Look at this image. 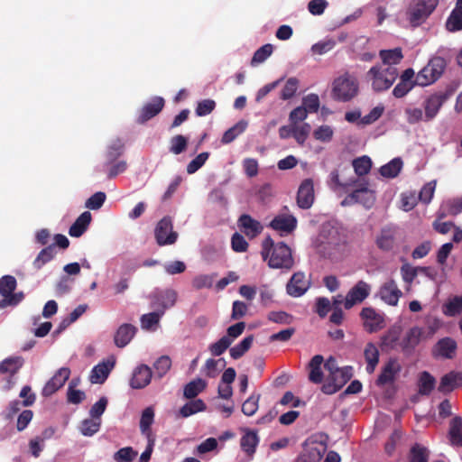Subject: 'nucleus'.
Segmentation results:
<instances>
[{
    "instance_id": "obj_52",
    "label": "nucleus",
    "mask_w": 462,
    "mask_h": 462,
    "mask_svg": "<svg viewBox=\"0 0 462 462\" xmlns=\"http://www.w3.org/2000/svg\"><path fill=\"white\" fill-rule=\"evenodd\" d=\"M171 366V360L168 356H160L153 364L155 375L158 378L163 377Z\"/></svg>"
},
{
    "instance_id": "obj_17",
    "label": "nucleus",
    "mask_w": 462,
    "mask_h": 462,
    "mask_svg": "<svg viewBox=\"0 0 462 462\" xmlns=\"http://www.w3.org/2000/svg\"><path fill=\"white\" fill-rule=\"evenodd\" d=\"M270 226L282 234H290L296 228L297 219L293 215L282 212L274 217Z\"/></svg>"
},
{
    "instance_id": "obj_7",
    "label": "nucleus",
    "mask_w": 462,
    "mask_h": 462,
    "mask_svg": "<svg viewBox=\"0 0 462 462\" xmlns=\"http://www.w3.org/2000/svg\"><path fill=\"white\" fill-rule=\"evenodd\" d=\"M439 0H415L410 9V21L419 25L435 10Z\"/></svg>"
},
{
    "instance_id": "obj_50",
    "label": "nucleus",
    "mask_w": 462,
    "mask_h": 462,
    "mask_svg": "<svg viewBox=\"0 0 462 462\" xmlns=\"http://www.w3.org/2000/svg\"><path fill=\"white\" fill-rule=\"evenodd\" d=\"M310 125L308 123L292 125V136L299 144H303L310 133Z\"/></svg>"
},
{
    "instance_id": "obj_48",
    "label": "nucleus",
    "mask_w": 462,
    "mask_h": 462,
    "mask_svg": "<svg viewBox=\"0 0 462 462\" xmlns=\"http://www.w3.org/2000/svg\"><path fill=\"white\" fill-rule=\"evenodd\" d=\"M446 27L450 32L462 29V7L455 8L446 23Z\"/></svg>"
},
{
    "instance_id": "obj_1",
    "label": "nucleus",
    "mask_w": 462,
    "mask_h": 462,
    "mask_svg": "<svg viewBox=\"0 0 462 462\" xmlns=\"http://www.w3.org/2000/svg\"><path fill=\"white\" fill-rule=\"evenodd\" d=\"M316 246L320 255L337 261L346 253V236L335 226H323Z\"/></svg>"
},
{
    "instance_id": "obj_29",
    "label": "nucleus",
    "mask_w": 462,
    "mask_h": 462,
    "mask_svg": "<svg viewBox=\"0 0 462 462\" xmlns=\"http://www.w3.org/2000/svg\"><path fill=\"white\" fill-rule=\"evenodd\" d=\"M462 212V197L450 199L444 201L439 210V217L456 216Z\"/></svg>"
},
{
    "instance_id": "obj_11",
    "label": "nucleus",
    "mask_w": 462,
    "mask_h": 462,
    "mask_svg": "<svg viewBox=\"0 0 462 462\" xmlns=\"http://www.w3.org/2000/svg\"><path fill=\"white\" fill-rule=\"evenodd\" d=\"M363 325L369 333L376 332L384 327L383 315L371 307L364 308L360 313Z\"/></svg>"
},
{
    "instance_id": "obj_64",
    "label": "nucleus",
    "mask_w": 462,
    "mask_h": 462,
    "mask_svg": "<svg viewBox=\"0 0 462 462\" xmlns=\"http://www.w3.org/2000/svg\"><path fill=\"white\" fill-rule=\"evenodd\" d=\"M444 313L455 316L462 311V297H454L445 305Z\"/></svg>"
},
{
    "instance_id": "obj_42",
    "label": "nucleus",
    "mask_w": 462,
    "mask_h": 462,
    "mask_svg": "<svg viewBox=\"0 0 462 462\" xmlns=\"http://www.w3.org/2000/svg\"><path fill=\"white\" fill-rule=\"evenodd\" d=\"M449 436L451 444L462 447V419L454 418L450 422Z\"/></svg>"
},
{
    "instance_id": "obj_12",
    "label": "nucleus",
    "mask_w": 462,
    "mask_h": 462,
    "mask_svg": "<svg viewBox=\"0 0 462 462\" xmlns=\"http://www.w3.org/2000/svg\"><path fill=\"white\" fill-rule=\"evenodd\" d=\"M398 228L389 225L383 226L376 236L375 244L383 251H391L396 245Z\"/></svg>"
},
{
    "instance_id": "obj_45",
    "label": "nucleus",
    "mask_w": 462,
    "mask_h": 462,
    "mask_svg": "<svg viewBox=\"0 0 462 462\" xmlns=\"http://www.w3.org/2000/svg\"><path fill=\"white\" fill-rule=\"evenodd\" d=\"M17 286L16 279L12 275H5L0 279V294L7 299Z\"/></svg>"
},
{
    "instance_id": "obj_24",
    "label": "nucleus",
    "mask_w": 462,
    "mask_h": 462,
    "mask_svg": "<svg viewBox=\"0 0 462 462\" xmlns=\"http://www.w3.org/2000/svg\"><path fill=\"white\" fill-rule=\"evenodd\" d=\"M115 359H112L95 365L89 376L90 382L92 383H103L108 377L111 370L115 366Z\"/></svg>"
},
{
    "instance_id": "obj_32",
    "label": "nucleus",
    "mask_w": 462,
    "mask_h": 462,
    "mask_svg": "<svg viewBox=\"0 0 462 462\" xmlns=\"http://www.w3.org/2000/svg\"><path fill=\"white\" fill-rule=\"evenodd\" d=\"M324 362L323 356L320 355L314 356L310 364V374L309 379L314 383H320L323 380V373L321 371V365Z\"/></svg>"
},
{
    "instance_id": "obj_37",
    "label": "nucleus",
    "mask_w": 462,
    "mask_h": 462,
    "mask_svg": "<svg viewBox=\"0 0 462 462\" xmlns=\"http://www.w3.org/2000/svg\"><path fill=\"white\" fill-rule=\"evenodd\" d=\"M226 366V361L224 358H219L217 360L209 358L206 361L202 373L209 377L215 378L217 376L219 371Z\"/></svg>"
},
{
    "instance_id": "obj_61",
    "label": "nucleus",
    "mask_w": 462,
    "mask_h": 462,
    "mask_svg": "<svg viewBox=\"0 0 462 462\" xmlns=\"http://www.w3.org/2000/svg\"><path fill=\"white\" fill-rule=\"evenodd\" d=\"M187 144L188 139L185 136L181 134L175 135L171 139L170 152L174 154H180L186 150Z\"/></svg>"
},
{
    "instance_id": "obj_15",
    "label": "nucleus",
    "mask_w": 462,
    "mask_h": 462,
    "mask_svg": "<svg viewBox=\"0 0 462 462\" xmlns=\"http://www.w3.org/2000/svg\"><path fill=\"white\" fill-rule=\"evenodd\" d=\"M177 300V292L172 289H166L164 291H156L152 294V308L157 310H163L174 306Z\"/></svg>"
},
{
    "instance_id": "obj_25",
    "label": "nucleus",
    "mask_w": 462,
    "mask_h": 462,
    "mask_svg": "<svg viewBox=\"0 0 462 462\" xmlns=\"http://www.w3.org/2000/svg\"><path fill=\"white\" fill-rule=\"evenodd\" d=\"M238 224L243 230V232L245 234L246 236L249 238H254L256 236H258L262 230L263 226L261 223L255 219H254L249 215H242L238 219Z\"/></svg>"
},
{
    "instance_id": "obj_35",
    "label": "nucleus",
    "mask_w": 462,
    "mask_h": 462,
    "mask_svg": "<svg viewBox=\"0 0 462 462\" xmlns=\"http://www.w3.org/2000/svg\"><path fill=\"white\" fill-rule=\"evenodd\" d=\"M461 379L460 374L450 372L442 376L438 390L443 393H450L457 387V381Z\"/></svg>"
},
{
    "instance_id": "obj_28",
    "label": "nucleus",
    "mask_w": 462,
    "mask_h": 462,
    "mask_svg": "<svg viewBox=\"0 0 462 462\" xmlns=\"http://www.w3.org/2000/svg\"><path fill=\"white\" fill-rule=\"evenodd\" d=\"M379 57L382 60V64H380L381 66L394 67L402 61L403 54L401 48H394L392 50L380 51Z\"/></svg>"
},
{
    "instance_id": "obj_26",
    "label": "nucleus",
    "mask_w": 462,
    "mask_h": 462,
    "mask_svg": "<svg viewBox=\"0 0 462 462\" xmlns=\"http://www.w3.org/2000/svg\"><path fill=\"white\" fill-rule=\"evenodd\" d=\"M136 328L131 324H123L116 330L114 341L117 347L127 346L135 335Z\"/></svg>"
},
{
    "instance_id": "obj_43",
    "label": "nucleus",
    "mask_w": 462,
    "mask_h": 462,
    "mask_svg": "<svg viewBox=\"0 0 462 462\" xmlns=\"http://www.w3.org/2000/svg\"><path fill=\"white\" fill-rule=\"evenodd\" d=\"M55 255V249L54 245H50L48 247H45L42 249L35 260L33 261V267L36 270H40L42 268L43 265H45L47 263L51 261L54 258Z\"/></svg>"
},
{
    "instance_id": "obj_23",
    "label": "nucleus",
    "mask_w": 462,
    "mask_h": 462,
    "mask_svg": "<svg viewBox=\"0 0 462 462\" xmlns=\"http://www.w3.org/2000/svg\"><path fill=\"white\" fill-rule=\"evenodd\" d=\"M164 106V99L161 97H153L151 102L145 104L138 118V122L143 124L158 115Z\"/></svg>"
},
{
    "instance_id": "obj_16",
    "label": "nucleus",
    "mask_w": 462,
    "mask_h": 462,
    "mask_svg": "<svg viewBox=\"0 0 462 462\" xmlns=\"http://www.w3.org/2000/svg\"><path fill=\"white\" fill-rule=\"evenodd\" d=\"M70 370L68 367L60 368L55 374L46 383L42 389L43 396H51L60 388H61L69 379Z\"/></svg>"
},
{
    "instance_id": "obj_57",
    "label": "nucleus",
    "mask_w": 462,
    "mask_h": 462,
    "mask_svg": "<svg viewBox=\"0 0 462 462\" xmlns=\"http://www.w3.org/2000/svg\"><path fill=\"white\" fill-rule=\"evenodd\" d=\"M429 451L426 448L416 444L411 449V462H428Z\"/></svg>"
},
{
    "instance_id": "obj_27",
    "label": "nucleus",
    "mask_w": 462,
    "mask_h": 462,
    "mask_svg": "<svg viewBox=\"0 0 462 462\" xmlns=\"http://www.w3.org/2000/svg\"><path fill=\"white\" fill-rule=\"evenodd\" d=\"M259 443V438L256 432L252 430H245V434L240 439V446L242 450L252 458L255 453L256 447Z\"/></svg>"
},
{
    "instance_id": "obj_13",
    "label": "nucleus",
    "mask_w": 462,
    "mask_h": 462,
    "mask_svg": "<svg viewBox=\"0 0 462 462\" xmlns=\"http://www.w3.org/2000/svg\"><path fill=\"white\" fill-rule=\"evenodd\" d=\"M23 365V359L20 356L8 357L0 363V374H8L9 378L4 387L5 391H9L14 384L13 376L19 371Z\"/></svg>"
},
{
    "instance_id": "obj_9",
    "label": "nucleus",
    "mask_w": 462,
    "mask_h": 462,
    "mask_svg": "<svg viewBox=\"0 0 462 462\" xmlns=\"http://www.w3.org/2000/svg\"><path fill=\"white\" fill-rule=\"evenodd\" d=\"M154 233L159 245H172L178 237V234L172 230L171 219L167 217L159 221Z\"/></svg>"
},
{
    "instance_id": "obj_49",
    "label": "nucleus",
    "mask_w": 462,
    "mask_h": 462,
    "mask_svg": "<svg viewBox=\"0 0 462 462\" xmlns=\"http://www.w3.org/2000/svg\"><path fill=\"white\" fill-rule=\"evenodd\" d=\"M253 341V336L245 337L240 343L230 349L231 357L234 359L240 358L251 347Z\"/></svg>"
},
{
    "instance_id": "obj_34",
    "label": "nucleus",
    "mask_w": 462,
    "mask_h": 462,
    "mask_svg": "<svg viewBox=\"0 0 462 462\" xmlns=\"http://www.w3.org/2000/svg\"><path fill=\"white\" fill-rule=\"evenodd\" d=\"M402 159L399 157L394 158L380 168V174L384 178H395L402 171Z\"/></svg>"
},
{
    "instance_id": "obj_56",
    "label": "nucleus",
    "mask_w": 462,
    "mask_h": 462,
    "mask_svg": "<svg viewBox=\"0 0 462 462\" xmlns=\"http://www.w3.org/2000/svg\"><path fill=\"white\" fill-rule=\"evenodd\" d=\"M232 344V338L228 337H222L217 342L211 344L209 346V351L213 356H220L222 355Z\"/></svg>"
},
{
    "instance_id": "obj_41",
    "label": "nucleus",
    "mask_w": 462,
    "mask_h": 462,
    "mask_svg": "<svg viewBox=\"0 0 462 462\" xmlns=\"http://www.w3.org/2000/svg\"><path fill=\"white\" fill-rule=\"evenodd\" d=\"M421 329L418 327L411 328L405 335L404 338L402 339L401 346L402 349H410L416 346L420 339L421 337Z\"/></svg>"
},
{
    "instance_id": "obj_58",
    "label": "nucleus",
    "mask_w": 462,
    "mask_h": 462,
    "mask_svg": "<svg viewBox=\"0 0 462 462\" xmlns=\"http://www.w3.org/2000/svg\"><path fill=\"white\" fill-rule=\"evenodd\" d=\"M427 272V267L415 268L409 264H404L401 268V273L403 281L407 283H411L418 274V272Z\"/></svg>"
},
{
    "instance_id": "obj_63",
    "label": "nucleus",
    "mask_w": 462,
    "mask_h": 462,
    "mask_svg": "<svg viewBox=\"0 0 462 462\" xmlns=\"http://www.w3.org/2000/svg\"><path fill=\"white\" fill-rule=\"evenodd\" d=\"M336 46L333 39H326L312 45L311 51L314 54L323 55L330 51Z\"/></svg>"
},
{
    "instance_id": "obj_3",
    "label": "nucleus",
    "mask_w": 462,
    "mask_h": 462,
    "mask_svg": "<svg viewBox=\"0 0 462 462\" xmlns=\"http://www.w3.org/2000/svg\"><path fill=\"white\" fill-rule=\"evenodd\" d=\"M398 76L399 72L395 67H383L379 64L373 66L366 73V79L375 92L389 89Z\"/></svg>"
},
{
    "instance_id": "obj_62",
    "label": "nucleus",
    "mask_w": 462,
    "mask_h": 462,
    "mask_svg": "<svg viewBox=\"0 0 462 462\" xmlns=\"http://www.w3.org/2000/svg\"><path fill=\"white\" fill-rule=\"evenodd\" d=\"M436 185H437L436 180H431V181L426 183L420 191V194H419L420 200L425 204H429L433 198Z\"/></svg>"
},
{
    "instance_id": "obj_30",
    "label": "nucleus",
    "mask_w": 462,
    "mask_h": 462,
    "mask_svg": "<svg viewBox=\"0 0 462 462\" xmlns=\"http://www.w3.org/2000/svg\"><path fill=\"white\" fill-rule=\"evenodd\" d=\"M91 221V214L88 211L83 212L69 227V234L73 237L81 236L87 230Z\"/></svg>"
},
{
    "instance_id": "obj_20",
    "label": "nucleus",
    "mask_w": 462,
    "mask_h": 462,
    "mask_svg": "<svg viewBox=\"0 0 462 462\" xmlns=\"http://www.w3.org/2000/svg\"><path fill=\"white\" fill-rule=\"evenodd\" d=\"M445 96L442 94H432L429 96L423 102L424 107V121L430 122L433 120L438 115L443 103L445 102Z\"/></svg>"
},
{
    "instance_id": "obj_2",
    "label": "nucleus",
    "mask_w": 462,
    "mask_h": 462,
    "mask_svg": "<svg viewBox=\"0 0 462 462\" xmlns=\"http://www.w3.org/2000/svg\"><path fill=\"white\" fill-rule=\"evenodd\" d=\"M261 254L273 269L290 270L294 265L291 248L283 242L274 244L270 237L263 240Z\"/></svg>"
},
{
    "instance_id": "obj_31",
    "label": "nucleus",
    "mask_w": 462,
    "mask_h": 462,
    "mask_svg": "<svg viewBox=\"0 0 462 462\" xmlns=\"http://www.w3.org/2000/svg\"><path fill=\"white\" fill-rule=\"evenodd\" d=\"M457 344L450 338H443L438 342L434 348V355L444 358H452Z\"/></svg>"
},
{
    "instance_id": "obj_10",
    "label": "nucleus",
    "mask_w": 462,
    "mask_h": 462,
    "mask_svg": "<svg viewBox=\"0 0 462 462\" xmlns=\"http://www.w3.org/2000/svg\"><path fill=\"white\" fill-rule=\"evenodd\" d=\"M351 373L348 368H343L332 375H328L326 383L322 385V392L326 394H333L340 390L350 379Z\"/></svg>"
},
{
    "instance_id": "obj_60",
    "label": "nucleus",
    "mask_w": 462,
    "mask_h": 462,
    "mask_svg": "<svg viewBox=\"0 0 462 462\" xmlns=\"http://www.w3.org/2000/svg\"><path fill=\"white\" fill-rule=\"evenodd\" d=\"M106 195L105 192L97 191L87 199L85 207L91 210L99 209L105 203Z\"/></svg>"
},
{
    "instance_id": "obj_47",
    "label": "nucleus",
    "mask_w": 462,
    "mask_h": 462,
    "mask_svg": "<svg viewBox=\"0 0 462 462\" xmlns=\"http://www.w3.org/2000/svg\"><path fill=\"white\" fill-rule=\"evenodd\" d=\"M435 378L428 372H422L419 378V391L421 394H429L435 387Z\"/></svg>"
},
{
    "instance_id": "obj_4",
    "label": "nucleus",
    "mask_w": 462,
    "mask_h": 462,
    "mask_svg": "<svg viewBox=\"0 0 462 462\" xmlns=\"http://www.w3.org/2000/svg\"><path fill=\"white\" fill-rule=\"evenodd\" d=\"M447 61L440 56L432 57L416 75L415 83L420 87H427L436 82L443 74Z\"/></svg>"
},
{
    "instance_id": "obj_22",
    "label": "nucleus",
    "mask_w": 462,
    "mask_h": 462,
    "mask_svg": "<svg viewBox=\"0 0 462 462\" xmlns=\"http://www.w3.org/2000/svg\"><path fill=\"white\" fill-rule=\"evenodd\" d=\"M152 370L146 365H140L133 371L130 386L133 389H142L147 386L152 379Z\"/></svg>"
},
{
    "instance_id": "obj_14",
    "label": "nucleus",
    "mask_w": 462,
    "mask_h": 462,
    "mask_svg": "<svg viewBox=\"0 0 462 462\" xmlns=\"http://www.w3.org/2000/svg\"><path fill=\"white\" fill-rule=\"evenodd\" d=\"M310 282L302 272L295 273L287 283V293L292 297L302 296L310 288Z\"/></svg>"
},
{
    "instance_id": "obj_51",
    "label": "nucleus",
    "mask_w": 462,
    "mask_h": 462,
    "mask_svg": "<svg viewBox=\"0 0 462 462\" xmlns=\"http://www.w3.org/2000/svg\"><path fill=\"white\" fill-rule=\"evenodd\" d=\"M355 172L358 176H363L367 174L372 167V161L368 156H362L356 158L352 162Z\"/></svg>"
},
{
    "instance_id": "obj_38",
    "label": "nucleus",
    "mask_w": 462,
    "mask_h": 462,
    "mask_svg": "<svg viewBox=\"0 0 462 462\" xmlns=\"http://www.w3.org/2000/svg\"><path fill=\"white\" fill-rule=\"evenodd\" d=\"M207 406L201 399L192 400L180 409V415L188 418L197 412L204 411Z\"/></svg>"
},
{
    "instance_id": "obj_55",
    "label": "nucleus",
    "mask_w": 462,
    "mask_h": 462,
    "mask_svg": "<svg viewBox=\"0 0 462 462\" xmlns=\"http://www.w3.org/2000/svg\"><path fill=\"white\" fill-rule=\"evenodd\" d=\"M334 135V130L330 125H324L319 126L313 132V136L316 140L322 143H328L332 140Z\"/></svg>"
},
{
    "instance_id": "obj_19",
    "label": "nucleus",
    "mask_w": 462,
    "mask_h": 462,
    "mask_svg": "<svg viewBox=\"0 0 462 462\" xmlns=\"http://www.w3.org/2000/svg\"><path fill=\"white\" fill-rule=\"evenodd\" d=\"M314 198L313 181L310 179H306L298 189L297 204L300 208H310L314 202Z\"/></svg>"
},
{
    "instance_id": "obj_21",
    "label": "nucleus",
    "mask_w": 462,
    "mask_h": 462,
    "mask_svg": "<svg viewBox=\"0 0 462 462\" xmlns=\"http://www.w3.org/2000/svg\"><path fill=\"white\" fill-rule=\"evenodd\" d=\"M402 370L400 362L395 358H391L383 367L380 375L377 378L378 385H385L393 383Z\"/></svg>"
},
{
    "instance_id": "obj_54",
    "label": "nucleus",
    "mask_w": 462,
    "mask_h": 462,
    "mask_svg": "<svg viewBox=\"0 0 462 462\" xmlns=\"http://www.w3.org/2000/svg\"><path fill=\"white\" fill-rule=\"evenodd\" d=\"M216 277V273L199 274L192 280V286L196 290H201L203 288H211Z\"/></svg>"
},
{
    "instance_id": "obj_39",
    "label": "nucleus",
    "mask_w": 462,
    "mask_h": 462,
    "mask_svg": "<svg viewBox=\"0 0 462 462\" xmlns=\"http://www.w3.org/2000/svg\"><path fill=\"white\" fill-rule=\"evenodd\" d=\"M154 421V410L152 407L145 408L140 419V430L143 434L146 435L148 439H151V426Z\"/></svg>"
},
{
    "instance_id": "obj_18",
    "label": "nucleus",
    "mask_w": 462,
    "mask_h": 462,
    "mask_svg": "<svg viewBox=\"0 0 462 462\" xmlns=\"http://www.w3.org/2000/svg\"><path fill=\"white\" fill-rule=\"evenodd\" d=\"M379 296L382 300L391 306H396L402 292L393 280L385 282L379 290Z\"/></svg>"
},
{
    "instance_id": "obj_46",
    "label": "nucleus",
    "mask_w": 462,
    "mask_h": 462,
    "mask_svg": "<svg viewBox=\"0 0 462 462\" xmlns=\"http://www.w3.org/2000/svg\"><path fill=\"white\" fill-rule=\"evenodd\" d=\"M163 314V310L154 309V311L143 315L141 318L142 328L143 329H151L159 323Z\"/></svg>"
},
{
    "instance_id": "obj_5",
    "label": "nucleus",
    "mask_w": 462,
    "mask_h": 462,
    "mask_svg": "<svg viewBox=\"0 0 462 462\" xmlns=\"http://www.w3.org/2000/svg\"><path fill=\"white\" fill-rule=\"evenodd\" d=\"M350 187L354 189L341 201L343 207L352 206L356 203L363 205L365 208H371L373 207L375 201V196L374 191L368 188L366 181L355 180L352 181Z\"/></svg>"
},
{
    "instance_id": "obj_6",
    "label": "nucleus",
    "mask_w": 462,
    "mask_h": 462,
    "mask_svg": "<svg viewBox=\"0 0 462 462\" xmlns=\"http://www.w3.org/2000/svg\"><path fill=\"white\" fill-rule=\"evenodd\" d=\"M358 93V82L356 79L345 73L333 81L332 97L337 101L346 102L354 98Z\"/></svg>"
},
{
    "instance_id": "obj_59",
    "label": "nucleus",
    "mask_w": 462,
    "mask_h": 462,
    "mask_svg": "<svg viewBox=\"0 0 462 462\" xmlns=\"http://www.w3.org/2000/svg\"><path fill=\"white\" fill-rule=\"evenodd\" d=\"M138 453L133 449L131 447H125L120 448L114 454V459L116 462H132L136 457Z\"/></svg>"
},
{
    "instance_id": "obj_44",
    "label": "nucleus",
    "mask_w": 462,
    "mask_h": 462,
    "mask_svg": "<svg viewBox=\"0 0 462 462\" xmlns=\"http://www.w3.org/2000/svg\"><path fill=\"white\" fill-rule=\"evenodd\" d=\"M101 425V419H85L79 427V430L82 435L86 437H91L96 434Z\"/></svg>"
},
{
    "instance_id": "obj_33",
    "label": "nucleus",
    "mask_w": 462,
    "mask_h": 462,
    "mask_svg": "<svg viewBox=\"0 0 462 462\" xmlns=\"http://www.w3.org/2000/svg\"><path fill=\"white\" fill-rule=\"evenodd\" d=\"M365 358L367 363L366 365V372L368 374H373L375 370L376 365L379 362V351L376 346L373 343H368L365 346L364 351Z\"/></svg>"
},
{
    "instance_id": "obj_40",
    "label": "nucleus",
    "mask_w": 462,
    "mask_h": 462,
    "mask_svg": "<svg viewBox=\"0 0 462 462\" xmlns=\"http://www.w3.org/2000/svg\"><path fill=\"white\" fill-rule=\"evenodd\" d=\"M207 387V383L201 378H196L186 384L183 395L187 399L195 398Z\"/></svg>"
},
{
    "instance_id": "obj_36",
    "label": "nucleus",
    "mask_w": 462,
    "mask_h": 462,
    "mask_svg": "<svg viewBox=\"0 0 462 462\" xmlns=\"http://www.w3.org/2000/svg\"><path fill=\"white\" fill-rule=\"evenodd\" d=\"M248 125L247 121L240 120L235 125L226 130L222 138L221 143L224 144L230 143L233 142L238 135L244 133Z\"/></svg>"
},
{
    "instance_id": "obj_53",
    "label": "nucleus",
    "mask_w": 462,
    "mask_h": 462,
    "mask_svg": "<svg viewBox=\"0 0 462 462\" xmlns=\"http://www.w3.org/2000/svg\"><path fill=\"white\" fill-rule=\"evenodd\" d=\"M299 88V80L296 78H290L285 82L282 89L281 90V98L288 100L291 98L297 92Z\"/></svg>"
},
{
    "instance_id": "obj_8",
    "label": "nucleus",
    "mask_w": 462,
    "mask_h": 462,
    "mask_svg": "<svg viewBox=\"0 0 462 462\" xmlns=\"http://www.w3.org/2000/svg\"><path fill=\"white\" fill-rule=\"evenodd\" d=\"M372 287L365 281H358L346 293L344 300L346 310L352 309L355 305L362 303L371 292Z\"/></svg>"
}]
</instances>
